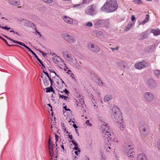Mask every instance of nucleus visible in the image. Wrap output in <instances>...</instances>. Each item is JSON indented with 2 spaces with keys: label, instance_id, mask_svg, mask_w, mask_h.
<instances>
[{
  "label": "nucleus",
  "instance_id": "1",
  "mask_svg": "<svg viewBox=\"0 0 160 160\" xmlns=\"http://www.w3.org/2000/svg\"><path fill=\"white\" fill-rule=\"evenodd\" d=\"M118 7L116 0H107L106 3L102 7V10L108 12H112L114 11Z\"/></svg>",
  "mask_w": 160,
  "mask_h": 160
},
{
  "label": "nucleus",
  "instance_id": "2",
  "mask_svg": "<svg viewBox=\"0 0 160 160\" xmlns=\"http://www.w3.org/2000/svg\"><path fill=\"white\" fill-rule=\"evenodd\" d=\"M114 117L116 119V122L119 123L120 125L122 123V119L121 116V113L119 108H117L116 111L113 112Z\"/></svg>",
  "mask_w": 160,
  "mask_h": 160
},
{
  "label": "nucleus",
  "instance_id": "3",
  "mask_svg": "<svg viewBox=\"0 0 160 160\" xmlns=\"http://www.w3.org/2000/svg\"><path fill=\"white\" fill-rule=\"evenodd\" d=\"M101 128L103 131V135L107 139H108V138H110V136H111V134L109 132L108 125L104 124L102 125Z\"/></svg>",
  "mask_w": 160,
  "mask_h": 160
},
{
  "label": "nucleus",
  "instance_id": "4",
  "mask_svg": "<svg viewBox=\"0 0 160 160\" xmlns=\"http://www.w3.org/2000/svg\"><path fill=\"white\" fill-rule=\"evenodd\" d=\"M62 37L68 42L73 43L76 42L74 37L67 33H63L62 34Z\"/></svg>",
  "mask_w": 160,
  "mask_h": 160
},
{
  "label": "nucleus",
  "instance_id": "5",
  "mask_svg": "<svg viewBox=\"0 0 160 160\" xmlns=\"http://www.w3.org/2000/svg\"><path fill=\"white\" fill-rule=\"evenodd\" d=\"M148 66V64L145 61H142L136 62L134 64V67L135 68L139 70L144 68L145 67Z\"/></svg>",
  "mask_w": 160,
  "mask_h": 160
},
{
  "label": "nucleus",
  "instance_id": "6",
  "mask_svg": "<svg viewBox=\"0 0 160 160\" xmlns=\"http://www.w3.org/2000/svg\"><path fill=\"white\" fill-rule=\"evenodd\" d=\"M95 7L93 5L89 6L85 10L86 13L90 15L95 14Z\"/></svg>",
  "mask_w": 160,
  "mask_h": 160
},
{
  "label": "nucleus",
  "instance_id": "7",
  "mask_svg": "<svg viewBox=\"0 0 160 160\" xmlns=\"http://www.w3.org/2000/svg\"><path fill=\"white\" fill-rule=\"evenodd\" d=\"M87 46L89 49L93 52H98L100 51V49L99 47L91 43V42L88 43Z\"/></svg>",
  "mask_w": 160,
  "mask_h": 160
},
{
  "label": "nucleus",
  "instance_id": "8",
  "mask_svg": "<svg viewBox=\"0 0 160 160\" xmlns=\"http://www.w3.org/2000/svg\"><path fill=\"white\" fill-rule=\"evenodd\" d=\"M145 97L146 100L150 102L152 101L154 98L153 95L150 92L145 93Z\"/></svg>",
  "mask_w": 160,
  "mask_h": 160
},
{
  "label": "nucleus",
  "instance_id": "9",
  "mask_svg": "<svg viewBox=\"0 0 160 160\" xmlns=\"http://www.w3.org/2000/svg\"><path fill=\"white\" fill-rule=\"evenodd\" d=\"M64 57L68 61H72L73 59L71 55L66 51H64L62 52Z\"/></svg>",
  "mask_w": 160,
  "mask_h": 160
},
{
  "label": "nucleus",
  "instance_id": "10",
  "mask_svg": "<svg viewBox=\"0 0 160 160\" xmlns=\"http://www.w3.org/2000/svg\"><path fill=\"white\" fill-rule=\"evenodd\" d=\"M127 155L130 158H132L134 155V152L133 150V148H130L128 149L127 148Z\"/></svg>",
  "mask_w": 160,
  "mask_h": 160
},
{
  "label": "nucleus",
  "instance_id": "11",
  "mask_svg": "<svg viewBox=\"0 0 160 160\" xmlns=\"http://www.w3.org/2000/svg\"><path fill=\"white\" fill-rule=\"evenodd\" d=\"M62 19L64 22L68 24H72L73 22V20L72 18H70L66 16H63L62 17Z\"/></svg>",
  "mask_w": 160,
  "mask_h": 160
},
{
  "label": "nucleus",
  "instance_id": "12",
  "mask_svg": "<svg viewBox=\"0 0 160 160\" xmlns=\"http://www.w3.org/2000/svg\"><path fill=\"white\" fill-rule=\"evenodd\" d=\"M92 0H83L82 4H80L75 5L74 7H75L77 8H81L83 6L82 4H88L90 2H91Z\"/></svg>",
  "mask_w": 160,
  "mask_h": 160
},
{
  "label": "nucleus",
  "instance_id": "13",
  "mask_svg": "<svg viewBox=\"0 0 160 160\" xmlns=\"http://www.w3.org/2000/svg\"><path fill=\"white\" fill-rule=\"evenodd\" d=\"M147 128V126L146 125L141 124L139 128L140 132L143 134H144V132L146 131V128Z\"/></svg>",
  "mask_w": 160,
  "mask_h": 160
},
{
  "label": "nucleus",
  "instance_id": "14",
  "mask_svg": "<svg viewBox=\"0 0 160 160\" xmlns=\"http://www.w3.org/2000/svg\"><path fill=\"white\" fill-rule=\"evenodd\" d=\"M9 3L12 5L15 6L20 5V2L19 1H16L15 0H9Z\"/></svg>",
  "mask_w": 160,
  "mask_h": 160
},
{
  "label": "nucleus",
  "instance_id": "15",
  "mask_svg": "<svg viewBox=\"0 0 160 160\" xmlns=\"http://www.w3.org/2000/svg\"><path fill=\"white\" fill-rule=\"evenodd\" d=\"M77 105L78 107H82V106L84 104L83 100L81 98H79L76 101Z\"/></svg>",
  "mask_w": 160,
  "mask_h": 160
},
{
  "label": "nucleus",
  "instance_id": "16",
  "mask_svg": "<svg viewBox=\"0 0 160 160\" xmlns=\"http://www.w3.org/2000/svg\"><path fill=\"white\" fill-rule=\"evenodd\" d=\"M154 36H157L160 34V30L158 29H152L151 31Z\"/></svg>",
  "mask_w": 160,
  "mask_h": 160
},
{
  "label": "nucleus",
  "instance_id": "17",
  "mask_svg": "<svg viewBox=\"0 0 160 160\" xmlns=\"http://www.w3.org/2000/svg\"><path fill=\"white\" fill-rule=\"evenodd\" d=\"M138 160H147L145 154L143 153H141L138 156Z\"/></svg>",
  "mask_w": 160,
  "mask_h": 160
},
{
  "label": "nucleus",
  "instance_id": "18",
  "mask_svg": "<svg viewBox=\"0 0 160 160\" xmlns=\"http://www.w3.org/2000/svg\"><path fill=\"white\" fill-rule=\"evenodd\" d=\"M64 71H65L67 73H68V74H70V77L72 78H74V74L72 73L71 71L68 68L65 67L64 68Z\"/></svg>",
  "mask_w": 160,
  "mask_h": 160
},
{
  "label": "nucleus",
  "instance_id": "19",
  "mask_svg": "<svg viewBox=\"0 0 160 160\" xmlns=\"http://www.w3.org/2000/svg\"><path fill=\"white\" fill-rule=\"evenodd\" d=\"M24 22L25 25L26 26L32 27H35L34 24L29 21L25 20Z\"/></svg>",
  "mask_w": 160,
  "mask_h": 160
},
{
  "label": "nucleus",
  "instance_id": "20",
  "mask_svg": "<svg viewBox=\"0 0 160 160\" xmlns=\"http://www.w3.org/2000/svg\"><path fill=\"white\" fill-rule=\"evenodd\" d=\"M4 36L6 38H8L9 40H10L11 41H12L14 43H18V44H19L20 45H21L22 46L24 47H26V46L24 43H23L22 42H18V41H15L13 39H11V38H10L7 37L6 36Z\"/></svg>",
  "mask_w": 160,
  "mask_h": 160
},
{
  "label": "nucleus",
  "instance_id": "21",
  "mask_svg": "<svg viewBox=\"0 0 160 160\" xmlns=\"http://www.w3.org/2000/svg\"><path fill=\"white\" fill-rule=\"evenodd\" d=\"M44 74H43L41 76L42 79L43 80L44 79V78L45 77L46 79L48 78L49 80H51V79L49 77L48 73L46 72H44Z\"/></svg>",
  "mask_w": 160,
  "mask_h": 160
},
{
  "label": "nucleus",
  "instance_id": "22",
  "mask_svg": "<svg viewBox=\"0 0 160 160\" xmlns=\"http://www.w3.org/2000/svg\"><path fill=\"white\" fill-rule=\"evenodd\" d=\"M112 97L110 95H106L104 97L103 101L104 102H106L111 100Z\"/></svg>",
  "mask_w": 160,
  "mask_h": 160
},
{
  "label": "nucleus",
  "instance_id": "23",
  "mask_svg": "<svg viewBox=\"0 0 160 160\" xmlns=\"http://www.w3.org/2000/svg\"><path fill=\"white\" fill-rule=\"evenodd\" d=\"M134 24V22H129L128 25H127L126 28H125L124 31H127Z\"/></svg>",
  "mask_w": 160,
  "mask_h": 160
},
{
  "label": "nucleus",
  "instance_id": "24",
  "mask_svg": "<svg viewBox=\"0 0 160 160\" xmlns=\"http://www.w3.org/2000/svg\"><path fill=\"white\" fill-rule=\"evenodd\" d=\"M149 15L148 14H147L146 16V19L143 21L141 22L140 24H144L147 22L149 21Z\"/></svg>",
  "mask_w": 160,
  "mask_h": 160
},
{
  "label": "nucleus",
  "instance_id": "25",
  "mask_svg": "<svg viewBox=\"0 0 160 160\" xmlns=\"http://www.w3.org/2000/svg\"><path fill=\"white\" fill-rule=\"evenodd\" d=\"M53 81H43V83L44 85L47 86L49 85L50 83H51V85L52 84Z\"/></svg>",
  "mask_w": 160,
  "mask_h": 160
},
{
  "label": "nucleus",
  "instance_id": "26",
  "mask_svg": "<svg viewBox=\"0 0 160 160\" xmlns=\"http://www.w3.org/2000/svg\"><path fill=\"white\" fill-rule=\"evenodd\" d=\"M105 148L106 149L107 152H110L112 148L111 147V145H108L107 146H106L105 147Z\"/></svg>",
  "mask_w": 160,
  "mask_h": 160
},
{
  "label": "nucleus",
  "instance_id": "27",
  "mask_svg": "<svg viewBox=\"0 0 160 160\" xmlns=\"http://www.w3.org/2000/svg\"><path fill=\"white\" fill-rule=\"evenodd\" d=\"M52 84L51 85L50 87H48L46 88H45V89L47 90L46 92H54V90L53 89L52 86Z\"/></svg>",
  "mask_w": 160,
  "mask_h": 160
},
{
  "label": "nucleus",
  "instance_id": "28",
  "mask_svg": "<svg viewBox=\"0 0 160 160\" xmlns=\"http://www.w3.org/2000/svg\"><path fill=\"white\" fill-rule=\"evenodd\" d=\"M148 84L151 83V84L149 85V87L150 88H152L153 86H155V84L153 81H148Z\"/></svg>",
  "mask_w": 160,
  "mask_h": 160
},
{
  "label": "nucleus",
  "instance_id": "29",
  "mask_svg": "<svg viewBox=\"0 0 160 160\" xmlns=\"http://www.w3.org/2000/svg\"><path fill=\"white\" fill-rule=\"evenodd\" d=\"M84 26L87 27H92L93 25L92 23L91 22H86L85 23Z\"/></svg>",
  "mask_w": 160,
  "mask_h": 160
},
{
  "label": "nucleus",
  "instance_id": "30",
  "mask_svg": "<svg viewBox=\"0 0 160 160\" xmlns=\"http://www.w3.org/2000/svg\"><path fill=\"white\" fill-rule=\"evenodd\" d=\"M48 145V149H53L54 146L55 145V144H53L52 143H51Z\"/></svg>",
  "mask_w": 160,
  "mask_h": 160
},
{
  "label": "nucleus",
  "instance_id": "31",
  "mask_svg": "<svg viewBox=\"0 0 160 160\" xmlns=\"http://www.w3.org/2000/svg\"><path fill=\"white\" fill-rule=\"evenodd\" d=\"M154 73L155 75L157 76H160V71L158 70H156L154 71Z\"/></svg>",
  "mask_w": 160,
  "mask_h": 160
},
{
  "label": "nucleus",
  "instance_id": "32",
  "mask_svg": "<svg viewBox=\"0 0 160 160\" xmlns=\"http://www.w3.org/2000/svg\"><path fill=\"white\" fill-rule=\"evenodd\" d=\"M49 153V154L51 157H52L53 156V149H48Z\"/></svg>",
  "mask_w": 160,
  "mask_h": 160
},
{
  "label": "nucleus",
  "instance_id": "33",
  "mask_svg": "<svg viewBox=\"0 0 160 160\" xmlns=\"http://www.w3.org/2000/svg\"><path fill=\"white\" fill-rule=\"evenodd\" d=\"M91 75L92 77V79H97L96 78L97 77V75L94 73H92Z\"/></svg>",
  "mask_w": 160,
  "mask_h": 160
},
{
  "label": "nucleus",
  "instance_id": "34",
  "mask_svg": "<svg viewBox=\"0 0 160 160\" xmlns=\"http://www.w3.org/2000/svg\"><path fill=\"white\" fill-rule=\"evenodd\" d=\"M44 2L48 3H52L53 2V0H42Z\"/></svg>",
  "mask_w": 160,
  "mask_h": 160
},
{
  "label": "nucleus",
  "instance_id": "35",
  "mask_svg": "<svg viewBox=\"0 0 160 160\" xmlns=\"http://www.w3.org/2000/svg\"><path fill=\"white\" fill-rule=\"evenodd\" d=\"M86 124L88 126H92V124L91 123H90L89 121V120H87L86 122Z\"/></svg>",
  "mask_w": 160,
  "mask_h": 160
},
{
  "label": "nucleus",
  "instance_id": "36",
  "mask_svg": "<svg viewBox=\"0 0 160 160\" xmlns=\"http://www.w3.org/2000/svg\"><path fill=\"white\" fill-rule=\"evenodd\" d=\"M119 64H120V65H119L120 66H121L122 65L123 66V68H122L123 69V68H125V65H124V62H120V63Z\"/></svg>",
  "mask_w": 160,
  "mask_h": 160
},
{
  "label": "nucleus",
  "instance_id": "37",
  "mask_svg": "<svg viewBox=\"0 0 160 160\" xmlns=\"http://www.w3.org/2000/svg\"><path fill=\"white\" fill-rule=\"evenodd\" d=\"M0 38L1 39H2L7 44H8V45H9L8 44L7 41L5 39H4V38H3L2 37H1L0 36Z\"/></svg>",
  "mask_w": 160,
  "mask_h": 160
},
{
  "label": "nucleus",
  "instance_id": "38",
  "mask_svg": "<svg viewBox=\"0 0 160 160\" xmlns=\"http://www.w3.org/2000/svg\"><path fill=\"white\" fill-rule=\"evenodd\" d=\"M0 27H1L2 28L7 30H10L11 28H7L6 27H2L0 26Z\"/></svg>",
  "mask_w": 160,
  "mask_h": 160
},
{
  "label": "nucleus",
  "instance_id": "39",
  "mask_svg": "<svg viewBox=\"0 0 160 160\" xmlns=\"http://www.w3.org/2000/svg\"><path fill=\"white\" fill-rule=\"evenodd\" d=\"M71 142H72V143H73V144L75 145V146H78V144L76 143L74 141V140H72L71 141Z\"/></svg>",
  "mask_w": 160,
  "mask_h": 160
},
{
  "label": "nucleus",
  "instance_id": "40",
  "mask_svg": "<svg viewBox=\"0 0 160 160\" xmlns=\"http://www.w3.org/2000/svg\"><path fill=\"white\" fill-rule=\"evenodd\" d=\"M158 149L160 150V139L159 140L158 142Z\"/></svg>",
  "mask_w": 160,
  "mask_h": 160
},
{
  "label": "nucleus",
  "instance_id": "41",
  "mask_svg": "<svg viewBox=\"0 0 160 160\" xmlns=\"http://www.w3.org/2000/svg\"><path fill=\"white\" fill-rule=\"evenodd\" d=\"M135 19V18L134 15H132L131 16V20L132 21H133Z\"/></svg>",
  "mask_w": 160,
  "mask_h": 160
},
{
  "label": "nucleus",
  "instance_id": "42",
  "mask_svg": "<svg viewBox=\"0 0 160 160\" xmlns=\"http://www.w3.org/2000/svg\"><path fill=\"white\" fill-rule=\"evenodd\" d=\"M58 136L56 134H55V139L56 141V142H57L58 141Z\"/></svg>",
  "mask_w": 160,
  "mask_h": 160
},
{
  "label": "nucleus",
  "instance_id": "43",
  "mask_svg": "<svg viewBox=\"0 0 160 160\" xmlns=\"http://www.w3.org/2000/svg\"><path fill=\"white\" fill-rule=\"evenodd\" d=\"M124 125L122 124L121 125L120 128L121 130H123V129L124 128Z\"/></svg>",
  "mask_w": 160,
  "mask_h": 160
},
{
  "label": "nucleus",
  "instance_id": "44",
  "mask_svg": "<svg viewBox=\"0 0 160 160\" xmlns=\"http://www.w3.org/2000/svg\"><path fill=\"white\" fill-rule=\"evenodd\" d=\"M63 91L67 94H68V93H69L68 91L66 89H65L64 90H63Z\"/></svg>",
  "mask_w": 160,
  "mask_h": 160
},
{
  "label": "nucleus",
  "instance_id": "45",
  "mask_svg": "<svg viewBox=\"0 0 160 160\" xmlns=\"http://www.w3.org/2000/svg\"><path fill=\"white\" fill-rule=\"evenodd\" d=\"M59 96L60 98H64L65 96H64L63 95H62L60 94H59Z\"/></svg>",
  "mask_w": 160,
  "mask_h": 160
},
{
  "label": "nucleus",
  "instance_id": "46",
  "mask_svg": "<svg viewBox=\"0 0 160 160\" xmlns=\"http://www.w3.org/2000/svg\"><path fill=\"white\" fill-rule=\"evenodd\" d=\"M74 148L76 150H78L79 152H80V151L78 149V146H76L74 147Z\"/></svg>",
  "mask_w": 160,
  "mask_h": 160
},
{
  "label": "nucleus",
  "instance_id": "47",
  "mask_svg": "<svg viewBox=\"0 0 160 160\" xmlns=\"http://www.w3.org/2000/svg\"><path fill=\"white\" fill-rule=\"evenodd\" d=\"M31 52L35 56V57H37L36 54L32 51H31Z\"/></svg>",
  "mask_w": 160,
  "mask_h": 160
},
{
  "label": "nucleus",
  "instance_id": "48",
  "mask_svg": "<svg viewBox=\"0 0 160 160\" xmlns=\"http://www.w3.org/2000/svg\"><path fill=\"white\" fill-rule=\"evenodd\" d=\"M67 106H65L63 107V108L66 110V111H70V110L69 109L66 108Z\"/></svg>",
  "mask_w": 160,
  "mask_h": 160
},
{
  "label": "nucleus",
  "instance_id": "49",
  "mask_svg": "<svg viewBox=\"0 0 160 160\" xmlns=\"http://www.w3.org/2000/svg\"><path fill=\"white\" fill-rule=\"evenodd\" d=\"M38 60L41 63L42 61L40 60L38 58V56L37 57H36Z\"/></svg>",
  "mask_w": 160,
  "mask_h": 160
},
{
  "label": "nucleus",
  "instance_id": "50",
  "mask_svg": "<svg viewBox=\"0 0 160 160\" xmlns=\"http://www.w3.org/2000/svg\"><path fill=\"white\" fill-rule=\"evenodd\" d=\"M51 143H51V138H50L48 140V145L49 144Z\"/></svg>",
  "mask_w": 160,
  "mask_h": 160
},
{
  "label": "nucleus",
  "instance_id": "51",
  "mask_svg": "<svg viewBox=\"0 0 160 160\" xmlns=\"http://www.w3.org/2000/svg\"><path fill=\"white\" fill-rule=\"evenodd\" d=\"M26 48H27V49H28L29 51H30L31 52V51H32V50L31 49L29 48L28 47V46H26L25 47Z\"/></svg>",
  "mask_w": 160,
  "mask_h": 160
},
{
  "label": "nucleus",
  "instance_id": "52",
  "mask_svg": "<svg viewBox=\"0 0 160 160\" xmlns=\"http://www.w3.org/2000/svg\"><path fill=\"white\" fill-rule=\"evenodd\" d=\"M69 138H70V139H73L72 135H69Z\"/></svg>",
  "mask_w": 160,
  "mask_h": 160
},
{
  "label": "nucleus",
  "instance_id": "53",
  "mask_svg": "<svg viewBox=\"0 0 160 160\" xmlns=\"http://www.w3.org/2000/svg\"><path fill=\"white\" fill-rule=\"evenodd\" d=\"M73 126L75 128H78V127L77 126V125L75 124H73Z\"/></svg>",
  "mask_w": 160,
  "mask_h": 160
},
{
  "label": "nucleus",
  "instance_id": "54",
  "mask_svg": "<svg viewBox=\"0 0 160 160\" xmlns=\"http://www.w3.org/2000/svg\"><path fill=\"white\" fill-rule=\"evenodd\" d=\"M137 3L138 4H140L141 3V1L139 0H137Z\"/></svg>",
  "mask_w": 160,
  "mask_h": 160
},
{
  "label": "nucleus",
  "instance_id": "55",
  "mask_svg": "<svg viewBox=\"0 0 160 160\" xmlns=\"http://www.w3.org/2000/svg\"><path fill=\"white\" fill-rule=\"evenodd\" d=\"M48 106H49L51 108V111H52V107L51 105V104H48Z\"/></svg>",
  "mask_w": 160,
  "mask_h": 160
},
{
  "label": "nucleus",
  "instance_id": "56",
  "mask_svg": "<svg viewBox=\"0 0 160 160\" xmlns=\"http://www.w3.org/2000/svg\"><path fill=\"white\" fill-rule=\"evenodd\" d=\"M158 130L159 132H160V124L159 125Z\"/></svg>",
  "mask_w": 160,
  "mask_h": 160
},
{
  "label": "nucleus",
  "instance_id": "57",
  "mask_svg": "<svg viewBox=\"0 0 160 160\" xmlns=\"http://www.w3.org/2000/svg\"><path fill=\"white\" fill-rule=\"evenodd\" d=\"M103 84V83L102 82H98V84H99V85H102Z\"/></svg>",
  "mask_w": 160,
  "mask_h": 160
},
{
  "label": "nucleus",
  "instance_id": "58",
  "mask_svg": "<svg viewBox=\"0 0 160 160\" xmlns=\"http://www.w3.org/2000/svg\"><path fill=\"white\" fill-rule=\"evenodd\" d=\"M68 98L67 96H65L64 98L65 100H67Z\"/></svg>",
  "mask_w": 160,
  "mask_h": 160
},
{
  "label": "nucleus",
  "instance_id": "59",
  "mask_svg": "<svg viewBox=\"0 0 160 160\" xmlns=\"http://www.w3.org/2000/svg\"><path fill=\"white\" fill-rule=\"evenodd\" d=\"M61 147L62 149L63 150L64 149V147L63 145H61Z\"/></svg>",
  "mask_w": 160,
  "mask_h": 160
},
{
  "label": "nucleus",
  "instance_id": "60",
  "mask_svg": "<svg viewBox=\"0 0 160 160\" xmlns=\"http://www.w3.org/2000/svg\"><path fill=\"white\" fill-rule=\"evenodd\" d=\"M118 47H116V48H112V50H118Z\"/></svg>",
  "mask_w": 160,
  "mask_h": 160
},
{
  "label": "nucleus",
  "instance_id": "61",
  "mask_svg": "<svg viewBox=\"0 0 160 160\" xmlns=\"http://www.w3.org/2000/svg\"><path fill=\"white\" fill-rule=\"evenodd\" d=\"M78 151H76L75 152V153L77 155H78Z\"/></svg>",
  "mask_w": 160,
  "mask_h": 160
},
{
  "label": "nucleus",
  "instance_id": "62",
  "mask_svg": "<svg viewBox=\"0 0 160 160\" xmlns=\"http://www.w3.org/2000/svg\"><path fill=\"white\" fill-rule=\"evenodd\" d=\"M62 129H64L65 131H66V128H65V127H64V126H63L62 127Z\"/></svg>",
  "mask_w": 160,
  "mask_h": 160
},
{
  "label": "nucleus",
  "instance_id": "63",
  "mask_svg": "<svg viewBox=\"0 0 160 160\" xmlns=\"http://www.w3.org/2000/svg\"><path fill=\"white\" fill-rule=\"evenodd\" d=\"M36 32H37L38 34H39L40 36H41V34H40V33L39 32H38V31H37L36 30Z\"/></svg>",
  "mask_w": 160,
  "mask_h": 160
},
{
  "label": "nucleus",
  "instance_id": "64",
  "mask_svg": "<svg viewBox=\"0 0 160 160\" xmlns=\"http://www.w3.org/2000/svg\"><path fill=\"white\" fill-rule=\"evenodd\" d=\"M51 129H52V131H53V126H52V125H51Z\"/></svg>",
  "mask_w": 160,
  "mask_h": 160
}]
</instances>
